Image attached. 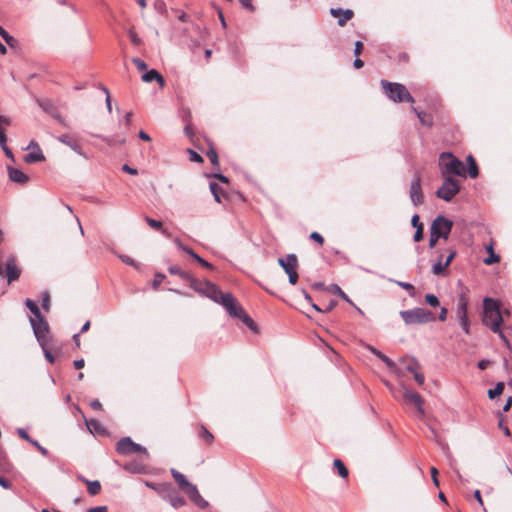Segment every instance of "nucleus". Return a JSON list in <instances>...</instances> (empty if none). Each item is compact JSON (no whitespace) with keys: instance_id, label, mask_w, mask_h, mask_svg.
Wrapping results in <instances>:
<instances>
[{"instance_id":"ea45409f","label":"nucleus","mask_w":512,"mask_h":512,"mask_svg":"<svg viewBox=\"0 0 512 512\" xmlns=\"http://www.w3.org/2000/svg\"><path fill=\"white\" fill-rule=\"evenodd\" d=\"M41 348L43 350V353H44V356H45L46 360L49 363L53 364L55 362V358L52 355L51 351L48 349L47 343H44V346H41Z\"/></svg>"},{"instance_id":"c85d7f7f","label":"nucleus","mask_w":512,"mask_h":512,"mask_svg":"<svg viewBox=\"0 0 512 512\" xmlns=\"http://www.w3.org/2000/svg\"><path fill=\"white\" fill-rule=\"evenodd\" d=\"M333 464H334V467L337 469L338 474L342 478H346L348 476V469L346 468V466L340 459H335Z\"/></svg>"},{"instance_id":"a211bd4d","label":"nucleus","mask_w":512,"mask_h":512,"mask_svg":"<svg viewBox=\"0 0 512 512\" xmlns=\"http://www.w3.org/2000/svg\"><path fill=\"white\" fill-rule=\"evenodd\" d=\"M58 141L70 147L78 155L82 156L85 159H88L87 154L81 149V147L77 144L76 141L72 140V138L68 134L60 135L58 137Z\"/></svg>"},{"instance_id":"4c0bfd02","label":"nucleus","mask_w":512,"mask_h":512,"mask_svg":"<svg viewBox=\"0 0 512 512\" xmlns=\"http://www.w3.org/2000/svg\"><path fill=\"white\" fill-rule=\"evenodd\" d=\"M488 250H489V253H490V254H489V256H488L486 259H484V263H485L486 265H491V264H494V263L498 262V261H499V256H498V255H496V254L493 252V249H492V247H491V246L489 247V249H488Z\"/></svg>"},{"instance_id":"774afa93","label":"nucleus","mask_w":512,"mask_h":512,"mask_svg":"<svg viewBox=\"0 0 512 512\" xmlns=\"http://www.w3.org/2000/svg\"><path fill=\"white\" fill-rule=\"evenodd\" d=\"M87 512H108L107 506H97L90 508Z\"/></svg>"},{"instance_id":"58836bf2","label":"nucleus","mask_w":512,"mask_h":512,"mask_svg":"<svg viewBox=\"0 0 512 512\" xmlns=\"http://www.w3.org/2000/svg\"><path fill=\"white\" fill-rule=\"evenodd\" d=\"M425 301L427 304H429L430 306L432 307H437L439 306V299L436 295L434 294H427L425 296Z\"/></svg>"},{"instance_id":"37998d69","label":"nucleus","mask_w":512,"mask_h":512,"mask_svg":"<svg viewBox=\"0 0 512 512\" xmlns=\"http://www.w3.org/2000/svg\"><path fill=\"white\" fill-rule=\"evenodd\" d=\"M30 444H32L34 447H36V448H37V450H38V451H39L43 456H45V457H46V456H48V450H47L45 447H43V446H42V445H41L37 440H34V439H33V440L30 442Z\"/></svg>"},{"instance_id":"bb28decb","label":"nucleus","mask_w":512,"mask_h":512,"mask_svg":"<svg viewBox=\"0 0 512 512\" xmlns=\"http://www.w3.org/2000/svg\"><path fill=\"white\" fill-rule=\"evenodd\" d=\"M99 138L102 141L106 142L110 146H113V145H116V144L123 145L126 142V138L125 137L118 138V137H115V136H99Z\"/></svg>"},{"instance_id":"6e6552de","label":"nucleus","mask_w":512,"mask_h":512,"mask_svg":"<svg viewBox=\"0 0 512 512\" xmlns=\"http://www.w3.org/2000/svg\"><path fill=\"white\" fill-rule=\"evenodd\" d=\"M441 187L436 191V196L446 202H450L460 191L459 182L452 177H443Z\"/></svg>"},{"instance_id":"b1692460","label":"nucleus","mask_w":512,"mask_h":512,"mask_svg":"<svg viewBox=\"0 0 512 512\" xmlns=\"http://www.w3.org/2000/svg\"><path fill=\"white\" fill-rule=\"evenodd\" d=\"M368 349L376 357H378L381 361H383L389 369H394L395 368V363L389 357L384 355L381 351H379L378 349H376V348H374L372 346H368Z\"/></svg>"},{"instance_id":"3c124183","label":"nucleus","mask_w":512,"mask_h":512,"mask_svg":"<svg viewBox=\"0 0 512 512\" xmlns=\"http://www.w3.org/2000/svg\"><path fill=\"white\" fill-rule=\"evenodd\" d=\"M124 469L131 473H141L142 469L133 463L126 464Z\"/></svg>"},{"instance_id":"f03ea898","label":"nucleus","mask_w":512,"mask_h":512,"mask_svg":"<svg viewBox=\"0 0 512 512\" xmlns=\"http://www.w3.org/2000/svg\"><path fill=\"white\" fill-rule=\"evenodd\" d=\"M213 302L222 305L232 317H237L243 321L251 330L256 331V325L253 319L242 309L236 298L231 293H223L220 289Z\"/></svg>"},{"instance_id":"aec40b11","label":"nucleus","mask_w":512,"mask_h":512,"mask_svg":"<svg viewBox=\"0 0 512 512\" xmlns=\"http://www.w3.org/2000/svg\"><path fill=\"white\" fill-rule=\"evenodd\" d=\"M8 175L11 181L19 184H25L28 181V176L21 170L8 167Z\"/></svg>"},{"instance_id":"338daca9","label":"nucleus","mask_w":512,"mask_h":512,"mask_svg":"<svg viewBox=\"0 0 512 512\" xmlns=\"http://www.w3.org/2000/svg\"><path fill=\"white\" fill-rule=\"evenodd\" d=\"M343 11L341 8H331L330 9V14L333 16V17H336V18H340L341 15L343 14Z\"/></svg>"},{"instance_id":"c756f323","label":"nucleus","mask_w":512,"mask_h":512,"mask_svg":"<svg viewBox=\"0 0 512 512\" xmlns=\"http://www.w3.org/2000/svg\"><path fill=\"white\" fill-rule=\"evenodd\" d=\"M25 305L31 311V313L33 314L32 318H37V317L41 316V312H40L37 304L33 300H31L29 298L26 299Z\"/></svg>"},{"instance_id":"a18cd8bd","label":"nucleus","mask_w":512,"mask_h":512,"mask_svg":"<svg viewBox=\"0 0 512 512\" xmlns=\"http://www.w3.org/2000/svg\"><path fill=\"white\" fill-rule=\"evenodd\" d=\"M50 306V295L48 292H44L42 294V307L44 310L48 311Z\"/></svg>"},{"instance_id":"e433bc0d","label":"nucleus","mask_w":512,"mask_h":512,"mask_svg":"<svg viewBox=\"0 0 512 512\" xmlns=\"http://www.w3.org/2000/svg\"><path fill=\"white\" fill-rule=\"evenodd\" d=\"M207 157L214 166L218 165V154L212 146H210L209 150L207 151Z\"/></svg>"},{"instance_id":"f3484780","label":"nucleus","mask_w":512,"mask_h":512,"mask_svg":"<svg viewBox=\"0 0 512 512\" xmlns=\"http://www.w3.org/2000/svg\"><path fill=\"white\" fill-rule=\"evenodd\" d=\"M278 264L283 268L286 274H289L297 269L298 260L295 254H288L285 258H279Z\"/></svg>"},{"instance_id":"393cba45","label":"nucleus","mask_w":512,"mask_h":512,"mask_svg":"<svg viewBox=\"0 0 512 512\" xmlns=\"http://www.w3.org/2000/svg\"><path fill=\"white\" fill-rule=\"evenodd\" d=\"M326 289L328 292L339 295L346 302L353 304L347 294L337 284H331Z\"/></svg>"},{"instance_id":"cd10ccee","label":"nucleus","mask_w":512,"mask_h":512,"mask_svg":"<svg viewBox=\"0 0 512 512\" xmlns=\"http://www.w3.org/2000/svg\"><path fill=\"white\" fill-rule=\"evenodd\" d=\"M413 111L416 113L417 117L419 118L420 122L423 124V125H426V126H431L432 125V117L423 112V111H418L417 108L413 107Z\"/></svg>"},{"instance_id":"603ef678","label":"nucleus","mask_w":512,"mask_h":512,"mask_svg":"<svg viewBox=\"0 0 512 512\" xmlns=\"http://www.w3.org/2000/svg\"><path fill=\"white\" fill-rule=\"evenodd\" d=\"M431 478L436 487H439L438 470L435 467H431Z\"/></svg>"},{"instance_id":"6ab92c4d","label":"nucleus","mask_w":512,"mask_h":512,"mask_svg":"<svg viewBox=\"0 0 512 512\" xmlns=\"http://www.w3.org/2000/svg\"><path fill=\"white\" fill-rule=\"evenodd\" d=\"M162 497L165 501L169 502V504L176 509L184 506L186 503L185 499L174 490L169 491L167 494H162Z\"/></svg>"},{"instance_id":"de8ad7c7","label":"nucleus","mask_w":512,"mask_h":512,"mask_svg":"<svg viewBox=\"0 0 512 512\" xmlns=\"http://www.w3.org/2000/svg\"><path fill=\"white\" fill-rule=\"evenodd\" d=\"M188 152L190 155V161L197 162V163L203 162V158L198 153H196L195 151H193L191 149H188Z\"/></svg>"},{"instance_id":"9b49d317","label":"nucleus","mask_w":512,"mask_h":512,"mask_svg":"<svg viewBox=\"0 0 512 512\" xmlns=\"http://www.w3.org/2000/svg\"><path fill=\"white\" fill-rule=\"evenodd\" d=\"M116 451L121 455H130L139 452L147 454L146 448L133 442L130 437L121 438L116 444Z\"/></svg>"},{"instance_id":"f704fd0d","label":"nucleus","mask_w":512,"mask_h":512,"mask_svg":"<svg viewBox=\"0 0 512 512\" xmlns=\"http://www.w3.org/2000/svg\"><path fill=\"white\" fill-rule=\"evenodd\" d=\"M119 259L127 265L133 266L135 269H140V264L137 263L134 259H132L128 255L120 254L118 255Z\"/></svg>"},{"instance_id":"6e6d98bb","label":"nucleus","mask_w":512,"mask_h":512,"mask_svg":"<svg viewBox=\"0 0 512 512\" xmlns=\"http://www.w3.org/2000/svg\"><path fill=\"white\" fill-rule=\"evenodd\" d=\"M310 239L316 241L317 243H319L320 245H322L324 243V238L322 237L321 234H319L318 232H312L310 234Z\"/></svg>"},{"instance_id":"2f4dec72","label":"nucleus","mask_w":512,"mask_h":512,"mask_svg":"<svg viewBox=\"0 0 512 512\" xmlns=\"http://www.w3.org/2000/svg\"><path fill=\"white\" fill-rule=\"evenodd\" d=\"M443 256L440 255L439 260L432 266V273L435 275H440L445 271L447 267H444V262L442 261Z\"/></svg>"},{"instance_id":"7ed1b4c3","label":"nucleus","mask_w":512,"mask_h":512,"mask_svg":"<svg viewBox=\"0 0 512 512\" xmlns=\"http://www.w3.org/2000/svg\"><path fill=\"white\" fill-rule=\"evenodd\" d=\"M483 324L491 331H499L503 322V316L497 301L486 297L483 300Z\"/></svg>"},{"instance_id":"0e129e2a","label":"nucleus","mask_w":512,"mask_h":512,"mask_svg":"<svg viewBox=\"0 0 512 512\" xmlns=\"http://www.w3.org/2000/svg\"><path fill=\"white\" fill-rule=\"evenodd\" d=\"M287 275L289 277V283L292 285H295L297 283L298 277H299L297 271L295 270Z\"/></svg>"},{"instance_id":"72a5a7b5","label":"nucleus","mask_w":512,"mask_h":512,"mask_svg":"<svg viewBox=\"0 0 512 512\" xmlns=\"http://www.w3.org/2000/svg\"><path fill=\"white\" fill-rule=\"evenodd\" d=\"M354 13L351 9H346L343 11V14L338 19V25L344 26L348 20H350L353 17Z\"/></svg>"},{"instance_id":"f8f14e48","label":"nucleus","mask_w":512,"mask_h":512,"mask_svg":"<svg viewBox=\"0 0 512 512\" xmlns=\"http://www.w3.org/2000/svg\"><path fill=\"white\" fill-rule=\"evenodd\" d=\"M410 198L412 203L417 206L423 202V193L421 188V177L416 174L410 185Z\"/></svg>"},{"instance_id":"4d7b16f0","label":"nucleus","mask_w":512,"mask_h":512,"mask_svg":"<svg viewBox=\"0 0 512 512\" xmlns=\"http://www.w3.org/2000/svg\"><path fill=\"white\" fill-rule=\"evenodd\" d=\"M413 376H414V379L415 381L419 384V385H423L424 384V381H425V377L422 373L418 372L417 370L412 373Z\"/></svg>"},{"instance_id":"13d9d810","label":"nucleus","mask_w":512,"mask_h":512,"mask_svg":"<svg viewBox=\"0 0 512 512\" xmlns=\"http://www.w3.org/2000/svg\"><path fill=\"white\" fill-rule=\"evenodd\" d=\"M87 426L89 429L93 428L96 431H100L102 429L101 424L97 420H90L87 422Z\"/></svg>"},{"instance_id":"4be33fe9","label":"nucleus","mask_w":512,"mask_h":512,"mask_svg":"<svg viewBox=\"0 0 512 512\" xmlns=\"http://www.w3.org/2000/svg\"><path fill=\"white\" fill-rule=\"evenodd\" d=\"M141 78H142V81H144L146 83L157 81L161 87H163L165 84L164 78L155 69H151V70L147 71L146 73H144L142 75Z\"/></svg>"},{"instance_id":"69168bd1","label":"nucleus","mask_w":512,"mask_h":512,"mask_svg":"<svg viewBox=\"0 0 512 512\" xmlns=\"http://www.w3.org/2000/svg\"><path fill=\"white\" fill-rule=\"evenodd\" d=\"M122 170H123L124 172L128 173V174H131V175H136V174L138 173L137 169L132 168V167H130V166H129V165H127V164H124V165L122 166Z\"/></svg>"},{"instance_id":"864d4df0","label":"nucleus","mask_w":512,"mask_h":512,"mask_svg":"<svg viewBox=\"0 0 512 512\" xmlns=\"http://www.w3.org/2000/svg\"><path fill=\"white\" fill-rule=\"evenodd\" d=\"M17 433H18V435H19L22 439L26 440V441H27V442H29V443L33 440V439L28 435V433L26 432V430H25V429H23V428H18V429H17Z\"/></svg>"},{"instance_id":"680f3d73","label":"nucleus","mask_w":512,"mask_h":512,"mask_svg":"<svg viewBox=\"0 0 512 512\" xmlns=\"http://www.w3.org/2000/svg\"><path fill=\"white\" fill-rule=\"evenodd\" d=\"M439 239L440 237H438L436 234L430 231L429 247L434 248Z\"/></svg>"},{"instance_id":"a19ab883","label":"nucleus","mask_w":512,"mask_h":512,"mask_svg":"<svg viewBox=\"0 0 512 512\" xmlns=\"http://www.w3.org/2000/svg\"><path fill=\"white\" fill-rule=\"evenodd\" d=\"M468 174L471 178H476L478 176L479 171L476 162H472L468 165Z\"/></svg>"},{"instance_id":"49530a36","label":"nucleus","mask_w":512,"mask_h":512,"mask_svg":"<svg viewBox=\"0 0 512 512\" xmlns=\"http://www.w3.org/2000/svg\"><path fill=\"white\" fill-rule=\"evenodd\" d=\"M129 38L132 44L139 46L142 44V39L133 31L129 32Z\"/></svg>"},{"instance_id":"c9c22d12","label":"nucleus","mask_w":512,"mask_h":512,"mask_svg":"<svg viewBox=\"0 0 512 512\" xmlns=\"http://www.w3.org/2000/svg\"><path fill=\"white\" fill-rule=\"evenodd\" d=\"M399 287L405 289L406 291L409 292V295L411 297L414 296L415 294V288L414 286L411 284V283H408V282H402V281H394Z\"/></svg>"},{"instance_id":"ddd939ff","label":"nucleus","mask_w":512,"mask_h":512,"mask_svg":"<svg viewBox=\"0 0 512 512\" xmlns=\"http://www.w3.org/2000/svg\"><path fill=\"white\" fill-rule=\"evenodd\" d=\"M27 149H32V151L24 156V161L26 163H36L45 160L42 150L35 141L32 140Z\"/></svg>"},{"instance_id":"39448f33","label":"nucleus","mask_w":512,"mask_h":512,"mask_svg":"<svg viewBox=\"0 0 512 512\" xmlns=\"http://www.w3.org/2000/svg\"><path fill=\"white\" fill-rule=\"evenodd\" d=\"M442 162V176L451 177V175L466 176V169L461 160L454 157L451 153L443 152L440 155Z\"/></svg>"},{"instance_id":"79ce46f5","label":"nucleus","mask_w":512,"mask_h":512,"mask_svg":"<svg viewBox=\"0 0 512 512\" xmlns=\"http://www.w3.org/2000/svg\"><path fill=\"white\" fill-rule=\"evenodd\" d=\"M200 436L207 442V443H211L212 440H213V435L205 428V427H201V433H200Z\"/></svg>"},{"instance_id":"7c9ffc66","label":"nucleus","mask_w":512,"mask_h":512,"mask_svg":"<svg viewBox=\"0 0 512 512\" xmlns=\"http://www.w3.org/2000/svg\"><path fill=\"white\" fill-rule=\"evenodd\" d=\"M503 390H504V384L502 382H499L496 384V386L493 389H490L488 391V396L490 399H494L495 397L502 394Z\"/></svg>"},{"instance_id":"9d476101","label":"nucleus","mask_w":512,"mask_h":512,"mask_svg":"<svg viewBox=\"0 0 512 512\" xmlns=\"http://www.w3.org/2000/svg\"><path fill=\"white\" fill-rule=\"evenodd\" d=\"M452 227L453 222L451 220L442 215H439L434 219L430 231H432L438 237L447 240L451 233Z\"/></svg>"},{"instance_id":"2eb2a0df","label":"nucleus","mask_w":512,"mask_h":512,"mask_svg":"<svg viewBox=\"0 0 512 512\" xmlns=\"http://www.w3.org/2000/svg\"><path fill=\"white\" fill-rule=\"evenodd\" d=\"M190 500L200 509H205L208 507L209 503L206 501L199 493L197 487L195 485L190 486L186 492H184Z\"/></svg>"},{"instance_id":"4468645a","label":"nucleus","mask_w":512,"mask_h":512,"mask_svg":"<svg viewBox=\"0 0 512 512\" xmlns=\"http://www.w3.org/2000/svg\"><path fill=\"white\" fill-rule=\"evenodd\" d=\"M403 397H404V400L413 405L417 411L419 412V414L423 415L424 414V409H423V399L422 397L417 393V392H413V391H410V390H405L404 391V394H403Z\"/></svg>"},{"instance_id":"5fc2aeb1","label":"nucleus","mask_w":512,"mask_h":512,"mask_svg":"<svg viewBox=\"0 0 512 512\" xmlns=\"http://www.w3.org/2000/svg\"><path fill=\"white\" fill-rule=\"evenodd\" d=\"M165 278V276L161 273H157L154 277V280H153V287L155 289H157L159 287V285L161 284V282L163 281V279Z\"/></svg>"},{"instance_id":"412c9836","label":"nucleus","mask_w":512,"mask_h":512,"mask_svg":"<svg viewBox=\"0 0 512 512\" xmlns=\"http://www.w3.org/2000/svg\"><path fill=\"white\" fill-rule=\"evenodd\" d=\"M171 474H172L174 480L177 482L179 488L183 492H186V490H188L190 486L194 485V484L190 483L182 473H180L179 471H177L174 468L171 469Z\"/></svg>"},{"instance_id":"423d86ee","label":"nucleus","mask_w":512,"mask_h":512,"mask_svg":"<svg viewBox=\"0 0 512 512\" xmlns=\"http://www.w3.org/2000/svg\"><path fill=\"white\" fill-rule=\"evenodd\" d=\"M381 85L390 100L394 102H414V98L404 85L400 83H392L387 80H382Z\"/></svg>"},{"instance_id":"c03bdc74","label":"nucleus","mask_w":512,"mask_h":512,"mask_svg":"<svg viewBox=\"0 0 512 512\" xmlns=\"http://www.w3.org/2000/svg\"><path fill=\"white\" fill-rule=\"evenodd\" d=\"M209 187H210L211 193L214 196L215 201L220 203L221 200H220V196H219V192H218V185L216 183H210Z\"/></svg>"},{"instance_id":"8fccbe9b","label":"nucleus","mask_w":512,"mask_h":512,"mask_svg":"<svg viewBox=\"0 0 512 512\" xmlns=\"http://www.w3.org/2000/svg\"><path fill=\"white\" fill-rule=\"evenodd\" d=\"M132 62L135 64L139 71H144L147 68V64L139 58H134Z\"/></svg>"},{"instance_id":"20e7f679","label":"nucleus","mask_w":512,"mask_h":512,"mask_svg":"<svg viewBox=\"0 0 512 512\" xmlns=\"http://www.w3.org/2000/svg\"><path fill=\"white\" fill-rule=\"evenodd\" d=\"M21 269L17 265L16 257L12 254L0 252V276L12 283L20 277Z\"/></svg>"},{"instance_id":"052dcab7","label":"nucleus","mask_w":512,"mask_h":512,"mask_svg":"<svg viewBox=\"0 0 512 512\" xmlns=\"http://www.w3.org/2000/svg\"><path fill=\"white\" fill-rule=\"evenodd\" d=\"M239 2L244 8L248 9L249 11H254L255 8L252 4V0H239Z\"/></svg>"},{"instance_id":"0eeeda50","label":"nucleus","mask_w":512,"mask_h":512,"mask_svg":"<svg viewBox=\"0 0 512 512\" xmlns=\"http://www.w3.org/2000/svg\"><path fill=\"white\" fill-rule=\"evenodd\" d=\"M400 316L407 325L425 324L435 320L434 314L424 308H413L410 310H403Z\"/></svg>"},{"instance_id":"5701e85b","label":"nucleus","mask_w":512,"mask_h":512,"mask_svg":"<svg viewBox=\"0 0 512 512\" xmlns=\"http://www.w3.org/2000/svg\"><path fill=\"white\" fill-rule=\"evenodd\" d=\"M80 479L87 485L88 493L91 496H95L100 493L101 484L98 480L90 481V480L84 479L83 477H80Z\"/></svg>"},{"instance_id":"473e14b6","label":"nucleus","mask_w":512,"mask_h":512,"mask_svg":"<svg viewBox=\"0 0 512 512\" xmlns=\"http://www.w3.org/2000/svg\"><path fill=\"white\" fill-rule=\"evenodd\" d=\"M401 361L403 363H407L406 369L410 373H414L417 370L418 362L414 358H409V359L403 358Z\"/></svg>"},{"instance_id":"1a4fd4ad","label":"nucleus","mask_w":512,"mask_h":512,"mask_svg":"<svg viewBox=\"0 0 512 512\" xmlns=\"http://www.w3.org/2000/svg\"><path fill=\"white\" fill-rule=\"evenodd\" d=\"M30 323L38 343L40 346H44V343L48 342L49 334V325L47 321L41 315L37 318H30Z\"/></svg>"},{"instance_id":"e2e57ef3","label":"nucleus","mask_w":512,"mask_h":512,"mask_svg":"<svg viewBox=\"0 0 512 512\" xmlns=\"http://www.w3.org/2000/svg\"><path fill=\"white\" fill-rule=\"evenodd\" d=\"M455 256H456V251L450 250L449 254L444 262V267H448L450 265V263L452 262V260L455 258Z\"/></svg>"},{"instance_id":"09e8293b","label":"nucleus","mask_w":512,"mask_h":512,"mask_svg":"<svg viewBox=\"0 0 512 512\" xmlns=\"http://www.w3.org/2000/svg\"><path fill=\"white\" fill-rule=\"evenodd\" d=\"M459 323L463 329V331L465 332V334H470V324H469V319L468 318H464V319H459Z\"/></svg>"},{"instance_id":"dca6fc26","label":"nucleus","mask_w":512,"mask_h":512,"mask_svg":"<svg viewBox=\"0 0 512 512\" xmlns=\"http://www.w3.org/2000/svg\"><path fill=\"white\" fill-rule=\"evenodd\" d=\"M468 303L469 298L465 292H461L457 299L456 316L459 319L468 318Z\"/></svg>"},{"instance_id":"a878e982","label":"nucleus","mask_w":512,"mask_h":512,"mask_svg":"<svg viewBox=\"0 0 512 512\" xmlns=\"http://www.w3.org/2000/svg\"><path fill=\"white\" fill-rule=\"evenodd\" d=\"M145 221H146V223H147L151 228H153V229H155V230H159V231H161V233H162L163 235H165L166 237H169V236H170V233H169L166 229H164V228H163L162 223H161L160 221L155 220V219H152V218H149V217H146V218H145Z\"/></svg>"},{"instance_id":"f257e3e1","label":"nucleus","mask_w":512,"mask_h":512,"mask_svg":"<svg viewBox=\"0 0 512 512\" xmlns=\"http://www.w3.org/2000/svg\"><path fill=\"white\" fill-rule=\"evenodd\" d=\"M168 271L172 275L179 276L182 280L189 283L190 287L200 294L209 299H215L218 295L219 287L210 281H200L196 279L190 272L184 271L178 265H171Z\"/></svg>"},{"instance_id":"bf43d9fd","label":"nucleus","mask_w":512,"mask_h":512,"mask_svg":"<svg viewBox=\"0 0 512 512\" xmlns=\"http://www.w3.org/2000/svg\"><path fill=\"white\" fill-rule=\"evenodd\" d=\"M2 38L10 47H13L16 43L15 38L11 36L9 33L2 36Z\"/></svg>"}]
</instances>
